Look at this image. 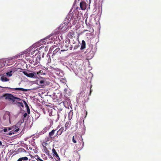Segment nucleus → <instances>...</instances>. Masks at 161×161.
<instances>
[{
    "label": "nucleus",
    "instance_id": "9b49d317",
    "mask_svg": "<svg viewBox=\"0 0 161 161\" xmlns=\"http://www.w3.org/2000/svg\"><path fill=\"white\" fill-rule=\"evenodd\" d=\"M36 82H37V84L39 85H40V86L43 85V84H44V80H40V79L37 80H36Z\"/></svg>",
    "mask_w": 161,
    "mask_h": 161
},
{
    "label": "nucleus",
    "instance_id": "37998d69",
    "mask_svg": "<svg viewBox=\"0 0 161 161\" xmlns=\"http://www.w3.org/2000/svg\"><path fill=\"white\" fill-rule=\"evenodd\" d=\"M57 128H59V126H58V127H57Z\"/></svg>",
    "mask_w": 161,
    "mask_h": 161
},
{
    "label": "nucleus",
    "instance_id": "79ce46f5",
    "mask_svg": "<svg viewBox=\"0 0 161 161\" xmlns=\"http://www.w3.org/2000/svg\"><path fill=\"white\" fill-rule=\"evenodd\" d=\"M50 114H49V115H50V116H51V115Z\"/></svg>",
    "mask_w": 161,
    "mask_h": 161
},
{
    "label": "nucleus",
    "instance_id": "c85d7f7f",
    "mask_svg": "<svg viewBox=\"0 0 161 161\" xmlns=\"http://www.w3.org/2000/svg\"><path fill=\"white\" fill-rule=\"evenodd\" d=\"M70 17L71 16L70 20L73 19L74 18L73 14H71L70 15Z\"/></svg>",
    "mask_w": 161,
    "mask_h": 161
},
{
    "label": "nucleus",
    "instance_id": "a211bd4d",
    "mask_svg": "<svg viewBox=\"0 0 161 161\" xmlns=\"http://www.w3.org/2000/svg\"><path fill=\"white\" fill-rule=\"evenodd\" d=\"M79 19H78V16L76 15L75 16L74 20V23H76L77 20Z\"/></svg>",
    "mask_w": 161,
    "mask_h": 161
},
{
    "label": "nucleus",
    "instance_id": "4468645a",
    "mask_svg": "<svg viewBox=\"0 0 161 161\" xmlns=\"http://www.w3.org/2000/svg\"><path fill=\"white\" fill-rule=\"evenodd\" d=\"M57 130V129H53L51 132L49 133V135L51 137H53V136L54 135L55 131Z\"/></svg>",
    "mask_w": 161,
    "mask_h": 161
},
{
    "label": "nucleus",
    "instance_id": "72a5a7b5",
    "mask_svg": "<svg viewBox=\"0 0 161 161\" xmlns=\"http://www.w3.org/2000/svg\"><path fill=\"white\" fill-rule=\"evenodd\" d=\"M92 92V91L91 90V89H90V94H89V95H91V93Z\"/></svg>",
    "mask_w": 161,
    "mask_h": 161
},
{
    "label": "nucleus",
    "instance_id": "20e7f679",
    "mask_svg": "<svg viewBox=\"0 0 161 161\" xmlns=\"http://www.w3.org/2000/svg\"><path fill=\"white\" fill-rule=\"evenodd\" d=\"M22 123L20 122H18L16 125H13L12 126H11L10 127H8V130H14L17 128H19V130L20 129V127Z\"/></svg>",
    "mask_w": 161,
    "mask_h": 161
},
{
    "label": "nucleus",
    "instance_id": "a19ab883",
    "mask_svg": "<svg viewBox=\"0 0 161 161\" xmlns=\"http://www.w3.org/2000/svg\"><path fill=\"white\" fill-rule=\"evenodd\" d=\"M40 56H39V57H38L39 60H40Z\"/></svg>",
    "mask_w": 161,
    "mask_h": 161
},
{
    "label": "nucleus",
    "instance_id": "dca6fc26",
    "mask_svg": "<svg viewBox=\"0 0 161 161\" xmlns=\"http://www.w3.org/2000/svg\"><path fill=\"white\" fill-rule=\"evenodd\" d=\"M69 122H67L64 125V126L65 127V130H64L65 131H66V130L69 128Z\"/></svg>",
    "mask_w": 161,
    "mask_h": 161
},
{
    "label": "nucleus",
    "instance_id": "f8f14e48",
    "mask_svg": "<svg viewBox=\"0 0 161 161\" xmlns=\"http://www.w3.org/2000/svg\"><path fill=\"white\" fill-rule=\"evenodd\" d=\"M43 148L44 153H45L48 156L51 155L50 154V151L48 150L46 147H43Z\"/></svg>",
    "mask_w": 161,
    "mask_h": 161
},
{
    "label": "nucleus",
    "instance_id": "393cba45",
    "mask_svg": "<svg viewBox=\"0 0 161 161\" xmlns=\"http://www.w3.org/2000/svg\"><path fill=\"white\" fill-rule=\"evenodd\" d=\"M59 48H57L55 50L53 51V54H54L55 53L57 52H58V51H59Z\"/></svg>",
    "mask_w": 161,
    "mask_h": 161
},
{
    "label": "nucleus",
    "instance_id": "58836bf2",
    "mask_svg": "<svg viewBox=\"0 0 161 161\" xmlns=\"http://www.w3.org/2000/svg\"><path fill=\"white\" fill-rule=\"evenodd\" d=\"M0 67L1 68L2 67V66L1 65V64L0 63Z\"/></svg>",
    "mask_w": 161,
    "mask_h": 161
},
{
    "label": "nucleus",
    "instance_id": "39448f33",
    "mask_svg": "<svg viewBox=\"0 0 161 161\" xmlns=\"http://www.w3.org/2000/svg\"><path fill=\"white\" fill-rule=\"evenodd\" d=\"M6 88H8V89H10L12 90V91H14L15 90H18V91H23L24 92H27L28 91L30 90L29 89H24L23 88H11L10 87H6Z\"/></svg>",
    "mask_w": 161,
    "mask_h": 161
},
{
    "label": "nucleus",
    "instance_id": "f257e3e1",
    "mask_svg": "<svg viewBox=\"0 0 161 161\" xmlns=\"http://www.w3.org/2000/svg\"><path fill=\"white\" fill-rule=\"evenodd\" d=\"M5 97V99L6 100H8V101H11L13 103H18L19 104H22V103L21 101V99L18 97L14 96L13 95L9 94L6 93L4 95Z\"/></svg>",
    "mask_w": 161,
    "mask_h": 161
},
{
    "label": "nucleus",
    "instance_id": "cd10ccee",
    "mask_svg": "<svg viewBox=\"0 0 161 161\" xmlns=\"http://www.w3.org/2000/svg\"><path fill=\"white\" fill-rule=\"evenodd\" d=\"M8 130V128L5 127L4 128V129H3V130L4 132H6ZM3 131V130H2Z\"/></svg>",
    "mask_w": 161,
    "mask_h": 161
},
{
    "label": "nucleus",
    "instance_id": "ea45409f",
    "mask_svg": "<svg viewBox=\"0 0 161 161\" xmlns=\"http://www.w3.org/2000/svg\"><path fill=\"white\" fill-rule=\"evenodd\" d=\"M40 48H37L36 49V50H37V51L39 50V49H40Z\"/></svg>",
    "mask_w": 161,
    "mask_h": 161
},
{
    "label": "nucleus",
    "instance_id": "aec40b11",
    "mask_svg": "<svg viewBox=\"0 0 161 161\" xmlns=\"http://www.w3.org/2000/svg\"><path fill=\"white\" fill-rule=\"evenodd\" d=\"M47 142H46L44 141V142H43L42 143V147H46V146L48 145V143Z\"/></svg>",
    "mask_w": 161,
    "mask_h": 161
},
{
    "label": "nucleus",
    "instance_id": "9d476101",
    "mask_svg": "<svg viewBox=\"0 0 161 161\" xmlns=\"http://www.w3.org/2000/svg\"><path fill=\"white\" fill-rule=\"evenodd\" d=\"M19 130V128H17L14 130H12L10 132H9L8 133H7V134L8 135H11L12 134H14L16 133V132H18Z\"/></svg>",
    "mask_w": 161,
    "mask_h": 161
},
{
    "label": "nucleus",
    "instance_id": "c9c22d12",
    "mask_svg": "<svg viewBox=\"0 0 161 161\" xmlns=\"http://www.w3.org/2000/svg\"><path fill=\"white\" fill-rule=\"evenodd\" d=\"M44 46H41V47H40V48H44Z\"/></svg>",
    "mask_w": 161,
    "mask_h": 161
},
{
    "label": "nucleus",
    "instance_id": "6ab92c4d",
    "mask_svg": "<svg viewBox=\"0 0 161 161\" xmlns=\"http://www.w3.org/2000/svg\"><path fill=\"white\" fill-rule=\"evenodd\" d=\"M70 43V40H69L68 41V43L67 44H65V47H66L64 49V50H62L61 51H64L66 50V48H68L69 47V43Z\"/></svg>",
    "mask_w": 161,
    "mask_h": 161
},
{
    "label": "nucleus",
    "instance_id": "ddd939ff",
    "mask_svg": "<svg viewBox=\"0 0 161 161\" xmlns=\"http://www.w3.org/2000/svg\"><path fill=\"white\" fill-rule=\"evenodd\" d=\"M86 44L85 41L84 40L82 41V43L81 46V50H83L86 48Z\"/></svg>",
    "mask_w": 161,
    "mask_h": 161
},
{
    "label": "nucleus",
    "instance_id": "2eb2a0df",
    "mask_svg": "<svg viewBox=\"0 0 161 161\" xmlns=\"http://www.w3.org/2000/svg\"><path fill=\"white\" fill-rule=\"evenodd\" d=\"M1 80L3 82L7 81L9 80V79L3 76L1 77Z\"/></svg>",
    "mask_w": 161,
    "mask_h": 161
},
{
    "label": "nucleus",
    "instance_id": "6e6552de",
    "mask_svg": "<svg viewBox=\"0 0 161 161\" xmlns=\"http://www.w3.org/2000/svg\"><path fill=\"white\" fill-rule=\"evenodd\" d=\"M80 8L82 10H85L86 7V3L85 2L83 1H81L80 3Z\"/></svg>",
    "mask_w": 161,
    "mask_h": 161
},
{
    "label": "nucleus",
    "instance_id": "1a4fd4ad",
    "mask_svg": "<svg viewBox=\"0 0 161 161\" xmlns=\"http://www.w3.org/2000/svg\"><path fill=\"white\" fill-rule=\"evenodd\" d=\"M64 130V127H61L57 132L56 135H60L63 132Z\"/></svg>",
    "mask_w": 161,
    "mask_h": 161
},
{
    "label": "nucleus",
    "instance_id": "473e14b6",
    "mask_svg": "<svg viewBox=\"0 0 161 161\" xmlns=\"http://www.w3.org/2000/svg\"><path fill=\"white\" fill-rule=\"evenodd\" d=\"M82 146L81 147L82 148L83 147L84 143L83 141L82 140Z\"/></svg>",
    "mask_w": 161,
    "mask_h": 161
},
{
    "label": "nucleus",
    "instance_id": "c756f323",
    "mask_svg": "<svg viewBox=\"0 0 161 161\" xmlns=\"http://www.w3.org/2000/svg\"><path fill=\"white\" fill-rule=\"evenodd\" d=\"M27 116V114L26 113H25L23 115V117L24 118H25Z\"/></svg>",
    "mask_w": 161,
    "mask_h": 161
},
{
    "label": "nucleus",
    "instance_id": "f03ea898",
    "mask_svg": "<svg viewBox=\"0 0 161 161\" xmlns=\"http://www.w3.org/2000/svg\"><path fill=\"white\" fill-rule=\"evenodd\" d=\"M15 59L14 57L5 59L3 61V64L6 66L11 65L14 63Z\"/></svg>",
    "mask_w": 161,
    "mask_h": 161
},
{
    "label": "nucleus",
    "instance_id": "2f4dec72",
    "mask_svg": "<svg viewBox=\"0 0 161 161\" xmlns=\"http://www.w3.org/2000/svg\"><path fill=\"white\" fill-rule=\"evenodd\" d=\"M17 161H22L21 158H19Z\"/></svg>",
    "mask_w": 161,
    "mask_h": 161
},
{
    "label": "nucleus",
    "instance_id": "f704fd0d",
    "mask_svg": "<svg viewBox=\"0 0 161 161\" xmlns=\"http://www.w3.org/2000/svg\"><path fill=\"white\" fill-rule=\"evenodd\" d=\"M70 33L72 35H74V32H70Z\"/></svg>",
    "mask_w": 161,
    "mask_h": 161
},
{
    "label": "nucleus",
    "instance_id": "4be33fe9",
    "mask_svg": "<svg viewBox=\"0 0 161 161\" xmlns=\"http://www.w3.org/2000/svg\"><path fill=\"white\" fill-rule=\"evenodd\" d=\"M12 72V71H10L9 72H7L6 73V75H7L8 76H11L12 75V74L11 73Z\"/></svg>",
    "mask_w": 161,
    "mask_h": 161
},
{
    "label": "nucleus",
    "instance_id": "f3484780",
    "mask_svg": "<svg viewBox=\"0 0 161 161\" xmlns=\"http://www.w3.org/2000/svg\"><path fill=\"white\" fill-rule=\"evenodd\" d=\"M53 138V137H51L49 136L45 138V141L46 142H49L51 141L52 139Z\"/></svg>",
    "mask_w": 161,
    "mask_h": 161
},
{
    "label": "nucleus",
    "instance_id": "4c0bfd02",
    "mask_svg": "<svg viewBox=\"0 0 161 161\" xmlns=\"http://www.w3.org/2000/svg\"><path fill=\"white\" fill-rule=\"evenodd\" d=\"M68 42V40H66L65 41V43H66Z\"/></svg>",
    "mask_w": 161,
    "mask_h": 161
},
{
    "label": "nucleus",
    "instance_id": "0eeeda50",
    "mask_svg": "<svg viewBox=\"0 0 161 161\" xmlns=\"http://www.w3.org/2000/svg\"><path fill=\"white\" fill-rule=\"evenodd\" d=\"M32 62H31V63L33 64V65L35 66L38 64V63L39 61H38V59L36 57H33L32 58Z\"/></svg>",
    "mask_w": 161,
    "mask_h": 161
},
{
    "label": "nucleus",
    "instance_id": "7c9ffc66",
    "mask_svg": "<svg viewBox=\"0 0 161 161\" xmlns=\"http://www.w3.org/2000/svg\"><path fill=\"white\" fill-rule=\"evenodd\" d=\"M78 46H76L74 47V49H76L78 48Z\"/></svg>",
    "mask_w": 161,
    "mask_h": 161
},
{
    "label": "nucleus",
    "instance_id": "a878e982",
    "mask_svg": "<svg viewBox=\"0 0 161 161\" xmlns=\"http://www.w3.org/2000/svg\"><path fill=\"white\" fill-rule=\"evenodd\" d=\"M57 117V118L55 119V121L56 122L59 119V114H57V115H56Z\"/></svg>",
    "mask_w": 161,
    "mask_h": 161
},
{
    "label": "nucleus",
    "instance_id": "412c9836",
    "mask_svg": "<svg viewBox=\"0 0 161 161\" xmlns=\"http://www.w3.org/2000/svg\"><path fill=\"white\" fill-rule=\"evenodd\" d=\"M21 158L22 161H27L28 160V158L26 157Z\"/></svg>",
    "mask_w": 161,
    "mask_h": 161
},
{
    "label": "nucleus",
    "instance_id": "5701e85b",
    "mask_svg": "<svg viewBox=\"0 0 161 161\" xmlns=\"http://www.w3.org/2000/svg\"><path fill=\"white\" fill-rule=\"evenodd\" d=\"M36 159L37 161H40V160L42 159H41L40 158V157L39 156H38L37 155L36 156Z\"/></svg>",
    "mask_w": 161,
    "mask_h": 161
},
{
    "label": "nucleus",
    "instance_id": "e433bc0d",
    "mask_svg": "<svg viewBox=\"0 0 161 161\" xmlns=\"http://www.w3.org/2000/svg\"><path fill=\"white\" fill-rule=\"evenodd\" d=\"M2 145V142L0 141V146H1Z\"/></svg>",
    "mask_w": 161,
    "mask_h": 161
},
{
    "label": "nucleus",
    "instance_id": "b1692460",
    "mask_svg": "<svg viewBox=\"0 0 161 161\" xmlns=\"http://www.w3.org/2000/svg\"><path fill=\"white\" fill-rule=\"evenodd\" d=\"M26 105H27V112H28V113L29 114H30V108H29L28 105H27V104H26Z\"/></svg>",
    "mask_w": 161,
    "mask_h": 161
},
{
    "label": "nucleus",
    "instance_id": "423d86ee",
    "mask_svg": "<svg viewBox=\"0 0 161 161\" xmlns=\"http://www.w3.org/2000/svg\"><path fill=\"white\" fill-rule=\"evenodd\" d=\"M52 152L53 153V156L55 157H56V160L58 161V160H60V159L59 158V157L58 156V154L57 153V152H56L54 148H53L52 149Z\"/></svg>",
    "mask_w": 161,
    "mask_h": 161
},
{
    "label": "nucleus",
    "instance_id": "bb28decb",
    "mask_svg": "<svg viewBox=\"0 0 161 161\" xmlns=\"http://www.w3.org/2000/svg\"><path fill=\"white\" fill-rule=\"evenodd\" d=\"M72 141L74 143H76V141L75 139L74 138V136H73L72 138Z\"/></svg>",
    "mask_w": 161,
    "mask_h": 161
},
{
    "label": "nucleus",
    "instance_id": "7ed1b4c3",
    "mask_svg": "<svg viewBox=\"0 0 161 161\" xmlns=\"http://www.w3.org/2000/svg\"><path fill=\"white\" fill-rule=\"evenodd\" d=\"M23 73L27 77L31 78H36V75H39V73L38 72H37V73H30L26 71H23Z\"/></svg>",
    "mask_w": 161,
    "mask_h": 161
}]
</instances>
